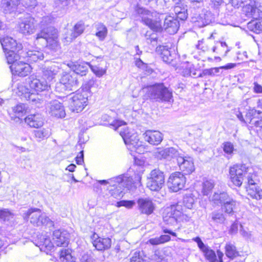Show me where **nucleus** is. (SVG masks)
Wrapping results in <instances>:
<instances>
[{"label":"nucleus","instance_id":"f257e3e1","mask_svg":"<svg viewBox=\"0 0 262 262\" xmlns=\"http://www.w3.org/2000/svg\"><path fill=\"white\" fill-rule=\"evenodd\" d=\"M229 175L231 182L237 187L243 183L248 184L247 191L252 198L259 200L262 199V190L256 185L253 169L245 164H236L230 168Z\"/></svg>","mask_w":262,"mask_h":262},{"label":"nucleus","instance_id":"f03ea898","mask_svg":"<svg viewBox=\"0 0 262 262\" xmlns=\"http://www.w3.org/2000/svg\"><path fill=\"white\" fill-rule=\"evenodd\" d=\"M144 171V167L142 164L140 163L138 164L136 160L135 164L129 169L128 172L122 174L124 178L127 179L128 182H130V187H127L126 185V183H121V184L114 183V184H116V185L110 187L108 188L110 194L114 198L120 199L124 194L123 192L124 188L129 190L139 186L141 185L142 176Z\"/></svg>","mask_w":262,"mask_h":262},{"label":"nucleus","instance_id":"7ed1b4c3","mask_svg":"<svg viewBox=\"0 0 262 262\" xmlns=\"http://www.w3.org/2000/svg\"><path fill=\"white\" fill-rule=\"evenodd\" d=\"M27 82L30 89L21 83H19L17 85V91L16 92L18 96L20 97L21 99L27 100H35V98L34 97L35 92L38 94L39 92L48 91L50 88V84L48 83L47 81H46L42 77L39 79L33 75L29 77Z\"/></svg>","mask_w":262,"mask_h":262},{"label":"nucleus","instance_id":"20e7f679","mask_svg":"<svg viewBox=\"0 0 262 262\" xmlns=\"http://www.w3.org/2000/svg\"><path fill=\"white\" fill-rule=\"evenodd\" d=\"M192 214L184 213L183 206L178 203L167 207L164 210L163 218L165 224L174 226L181 221L190 222Z\"/></svg>","mask_w":262,"mask_h":262},{"label":"nucleus","instance_id":"39448f33","mask_svg":"<svg viewBox=\"0 0 262 262\" xmlns=\"http://www.w3.org/2000/svg\"><path fill=\"white\" fill-rule=\"evenodd\" d=\"M119 132L127 149L131 152V155L134 152L142 154L146 151L145 146L140 141L138 134L134 130L124 126Z\"/></svg>","mask_w":262,"mask_h":262},{"label":"nucleus","instance_id":"423d86ee","mask_svg":"<svg viewBox=\"0 0 262 262\" xmlns=\"http://www.w3.org/2000/svg\"><path fill=\"white\" fill-rule=\"evenodd\" d=\"M145 95L152 102H170L173 100L172 91L163 83H156L148 86Z\"/></svg>","mask_w":262,"mask_h":262},{"label":"nucleus","instance_id":"0eeeda50","mask_svg":"<svg viewBox=\"0 0 262 262\" xmlns=\"http://www.w3.org/2000/svg\"><path fill=\"white\" fill-rule=\"evenodd\" d=\"M49 32L44 31L35 35L34 43L36 45L47 46L49 49L56 52L60 50V46L58 40V31L54 28H49Z\"/></svg>","mask_w":262,"mask_h":262},{"label":"nucleus","instance_id":"6e6552de","mask_svg":"<svg viewBox=\"0 0 262 262\" xmlns=\"http://www.w3.org/2000/svg\"><path fill=\"white\" fill-rule=\"evenodd\" d=\"M91 96L90 87H83L81 90L77 91L73 96H69V106L73 112H81L88 105V98Z\"/></svg>","mask_w":262,"mask_h":262},{"label":"nucleus","instance_id":"1a4fd4ad","mask_svg":"<svg viewBox=\"0 0 262 262\" xmlns=\"http://www.w3.org/2000/svg\"><path fill=\"white\" fill-rule=\"evenodd\" d=\"M22 215L26 221H28L30 219V223L34 226L50 228L54 226V222L47 216L45 213H42L39 209L31 208L28 209L23 213Z\"/></svg>","mask_w":262,"mask_h":262},{"label":"nucleus","instance_id":"9d476101","mask_svg":"<svg viewBox=\"0 0 262 262\" xmlns=\"http://www.w3.org/2000/svg\"><path fill=\"white\" fill-rule=\"evenodd\" d=\"M136 11L137 14L140 15L142 22L144 24L153 31H158L160 30L161 29V21L157 18L153 19V13L138 6L136 7Z\"/></svg>","mask_w":262,"mask_h":262},{"label":"nucleus","instance_id":"9b49d317","mask_svg":"<svg viewBox=\"0 0 262 262\" xmlns=\"http://www.w3.org/2000/svg\"><path fill=\"white\" fill-rule=\"evenodd\" d=\"M164 180V173L159 169H155L147 177V187L151 191H159L163 186Z\"/></svg>","mask_w":262,"mask_h":262},{"label":"nucleus","instance_id":"f8f14e48","mask_svg":"<svg viewBox=\"0 0 262 262\" xmlns=\"http://www.w3.org/2000/svg\"><path fill=\"white\" fill-rule=\"evenodd\" d=\"M186 177L181 172H175L171 174L168 180V186L172 192H178L183 189L185 185Z\"/></svg>","mask_w":262,"mask_h":262},{"label":"nucleus","instance_id":"ddd939ff","mask_svg":"<svg viewBox=\"0 0 262 262\" xmlns=\"http://www.w3.org/2000/svg\"><path fill=\"white\" fill-rule=\"evenodd\" d=\"M183 152L178 147H170L158 150L156 153V156L159 159L176 160L177 162Z\"/></svg>","mask_w":262,"mask_h":262},{"label":"nucleus","instance_id":"4468645a","mask_svg":"<svg viewBox=\"0 0 262 262\" xmlns=\"http://www.w3.org/2000/svg\"><path fill=\"white\" fill-rule=\"evenodd\" d=\"M19 30L20 32L24 35L34 33L36 30L35 19L29 15L21 18L19 22Z\"/></svg>","mask_w":262,"mask_h":262},{"label":"nucleus","instance_id":"2eb2a0df","mask_svg":"<svg viewBox=\"0 0 262 262\" xmlns=\"http://www.w3.org/2000/svg\"><path fill=\"white\" fill-rule=\"evenodd\" d=\"M85 27L84 23L79 21L76 23L72 30H67L65 32L63 41L66 44L71 42L74 39L82 34Z\"/></svg>","mask_w":262,"mask_h":262},{"label":"nucleus","instance_id":"dca6fc26","mask_svg":"<svg viewBox=\"0 0 262 262\" xmlns=\"http://www.w3.org/2000/svg\"><path fill=\"white\" fill-rule=\"evenodd\" d=\"M22 57L26 59L30 63H32L42 60L44 58V54L42 50L38 49L37 47L30 46L26 48L25 52H23Z\"/></svg>","mask_w":262,"mask_h":262},{"label":"nucleus","instance_id":"f3484780","mask_svg":"<svg viewBox=\"0 0 262 262\" xmlns=\"http://www.w3.org/2000/svg\"><path fill=\"white\" fill-rule=\"evenodd\" d=\"M180 170L185 174H189L194 171L193 160L189 156H185L184 152L177 161Z\"/></svg>","mask_w":262,"mask_h":262},{"label":"nucleus","instance_id":"a211bd4d","mask_svg":"<svg viewBox=\"0 0 262 262\" xmlns=\"http://www.w3.org/2000/svg\"><path fill=\"white\" fill-rule=\"evenodd\" d=\"M13 75L20 77H25L28 75L31 71V67L29 63L24 61H18L10 66Z\"/></svg>","mask_w":262,"mask_h":262},{"label":"nucleus","instance_id":"6ab92c4d","mask_svg":"<svg viewBox=\"0 0 262 262\" xmlns=\"http://www.w3.org/2000/svg\"><path fill=\"white\" fill-rule=\"evenodd\" d=\"M35 245L39 248L40 251L48 254L53 249L54 244L46 234H41L37 236Z\"/></svg>","mask_w":262,"mask_h":262},{"label":"nucleus","instance_id":"aec40b11","mask_svg":"<svg viewBox=\"0 0 262 262\" xmlns=\"http://www.w3.org/2000/svg\"><path fill=\"white\" fill-rule=\"evenodd\" d=\"M193 240L197 243L200 249L204 253L206 259L209 262H215L217 261V256L215 252L211 249L208 246L205 245L199 237L193 238Z\"/></svg>","mask_w":262,"mask_h":262},{"label":"nucleus","instance_id":"412c9836","mask_svg":"<svg viewBox=\"0 0 262 262\" xmlns=\"http://www.w3.org/2000/svg\"><path fill=\"white\" fill-rule=\"evenodd\" d=\"M78 83L77 77L75 74L66 73L62 75L59 83L57 85H63L66 90L72 91L73 88L76 87Z\"/></svg>","mask_w":262,"mask_h":262},{"label":"nucleus","instance_id":"4be33fe9","mask_svg":"<svg viewBox=\"0 0 262 262\" xmlns=\"http://www.w3.org/2000/svg\"><path fill=\"white\" fill-rule=\"evenodd\" d=\"M92 239L93 246L98 251L107 250L111 246L112 240L109 237H101L96 233H94Z\"/></svg>","mask_w":262,"mask_h":262},{"label":"nucleus","instance_id":"5701e85b","mask_svg":"<svg viewBox=\"0 0 262 262\" xmlns=\"http://www.w3.org/2000/svg\"><path fill=\"white\" fill-rule=\"evenodd\" d=\"M69 235L64 230H56L53 233L52 240L54 245L58 247H66L69 242Z\"/></svg>","mask_w":262,"mask_h":262},{"label":"nucleus","instance_id":"b1692460","mask_svg":"<svg viewBox=\"0 0 262 262\" xmlns=\"http://www.w3.org/2000/svg\"><path fill=\"white\" fill-rule=\"evenodd\" d=\"M0 42L4 51L17 50V52H21L23 46L21 43H17L13 38L6 36L0 38Z\"/></svg>","mask_w":262,"mask_h":262},{"label":"nucleus","instance_id":"393cba45","mask_svg":"<svg viewBox=\"0 0 262 262\" xmlns=\"http://www.w3.org/2000/svg\"><path fill=\"white\" fill-rule=\"evenodd\" d=\"M179 27V21L174 16L168 15L164 18L163 28L169 34H174L177 33Z\"/></svg>","mask_w":262,"mask_h":262},{"label":"nucleus","instance_id":"a878e982","mask_svg":"<svg viewBox=\"0 0 262 262\" xmlns=\"http://www.w3.org/2000/svg\"><path fill=\"white\" fill-rule=\"evenodd\" d=\"M49 114L57 118H62L66 116L64 106L59 101L56 100L52 101L49 106Z\"/></svg>","mask_w":262,"mask_h":262},{"label":"nucleus","instance_id":"bb28decb","mask_svg":"<svg viewBox=\"0 0 262 262\" xmlns=\"http://www.w3.org/2000/svg\"><path fill=\"white\" fill-rule=\"evenodd\" d=\"M145 140L149 144L157 145L163 140V134L158 130H147L143 134Z\"/></svg>","mask_w":262,"mask_h":262},{"label":"nucleus","instance_id":"cd10ccee","mask_svg":"<svg viewBox=\"0 0 262 262\" xmlns=\"http://www.w3.org/2000/svg\"><path fill=\"white\" fill-rule=\"evenodd\" d=\"M139 209L141 213L147 215L151 214L155 206L151 200L148 198H140L138 201Z\"/></svg>","mask_w":262,"mask_h":262},{"label":"nucleus","instance_id":"c85d7f7f","mask_svg":"<svg viewBox=\"0 0 262 262\" xmlns=\"http://www.w3.org/2000/svg\"><path fill=\"white\" fill-rule=\"evenodd\" d=\"M260 111H257L254 108L250 109L247 113L245 118L243 117L242 113L237 111L236 113L237 118L243 123L249 124V127L254 128V124L250 121L251 119L254 118H258L260 113Z\"/></svg>","mask_w":262,"mask_h":262},{"label":"nucleus","instance_id":"c756f323","mask_svg":"<svg viewBox=\"0 0 262 262\" xmlns=\"http://www.w3.org/2000/svg\"><path fill=\"white\" fill-rule=\"evenodd\" d=\"M60 70V68L59 66L55 64H52L48 67H45L42 70V78L49 83L54 79L55 75L59 72Z\"/></svg>","mask_w":262,"mask_h":262},{"label":"nucleus","instance_id":"7c9ffc66","mask_svg":"<svg viewBox=\"0 0 262 262\" xmlns=\"http://www.w3.org/2000/svg\"><path fill=\"white\" fill-rule=\"evenodd\" d=\"M43 118L39 113L30 114L25 118V123L30 127L39 128L43 124Z\"/></svg>","mask_w":262,"mask_h":262},{"label":"nucleus","instance_id":"2f4dec72","mask_svg":"<svg viewBox=\"0 0 262 262\" xmlns=\"http://www.w3.org/2000/svg\"><path fill=\"white\" fill-rule=\"evenodd\" d=\"M20 5V0H2L1 8L6 14H10L16 11Z\"/></svg>","mask_w":262,"mask_h":262},{"label":"nucleus","instance_id":"473e14b6","mask_svg":"<svg viewBox=\"0 0 262 262\" xmlns=\"http://www.w3.org/2000/svg\"><path fill=\"white\" fill-rule=\"evenodd\" d=\"M214 20V16L209 11L203 10L196 18V23L199 27L209 25Z\"/></svg>","mask_w":262,"mask_h":262},{"label":"nucleus","instance_id":"72a5a7b5","mask_svg":"<svg viewBox=\"0 0 262 262\" xmlns=\"http://www.w3.org/2000/svg\"><path fill=\"white\" fill-rule=\"evenodd\" d=\"M243 13L248 18H258L262 16V11L251 5H246L243 7Z\"/></svg>","mask_w":262,"mask_h":262},{"label":"nucleus","instance_id":"f704fd0d","mask_svg":"<svg viewBox=\"0 0 262 262\" xmlns=\"http://www.w3.org/2000/svg\"><path fill=\"white\" fill-rule=\"evenodd\" d=\"M114 183H118L119 184H121V183H126V185H127V187H129L131 186L130 182H128V181H127V179L124 178L123 175H120L107 180H99L97 181V184H94V186L98 187L99 186V184L101 185L109 184L110 187L116 185V184H114Z\"/></svg>","mask_w":262,"mask_h":262},{"label":"nucleus","instance_id":"c9c22d12","mask_svg":"<svg viewBox=\"0 0 262 262\" xmlns=\"http://www.w3.org/2000/svg\"><path fill=\"white\" fill-rule=\"evenodd\" d=\"M90 66V63L87 62H82L79 63L74 64L72 68L73 71V74H75L76 77L77 75H79L81 76H84L86 74Z\"/></svg>","mask_w":262,"mask_h":262},{"label":"nucleus","instance_id":"e433bc0d","mask_svg":"<svg viewBox=\"0 0 262 262\" xmlns=\"http://www.w3.org/2000/svg\"><path fill=\"white\" fill-rule=\"evenodd\" d=\"M4 52L5 53L8 63L11 65L15 63V62H17L20 59V57H22L23 54L22 50L18 53L17 52V50L4 51Z\"/></svg>","mask_w":262,"mask_h":262},{"label":"nucleus","instance_id":"4c0bfd02","mask_svg":"<svg viewBox=\"0 0 262 262\" xmlns=\"http://www.w3.org/2000/svg\"><path fill=\"white\" fill-rule=\"evenodd\" d=\"M247 24V29L254 33L258 34L262 31V16L258 18H253Z\"/></svg>","mask_w":262,"mask_h":262},{"label":"nucleus","instance_id":"58836bf2","mask_svg":"<svg viewBox=\"0 0 262 262\" xmlns=\"http://www.w3.org/2000/svg\"><path fill=\"white\" fill-rule=\"evenodd\" d=\"M230 197L228 194L226 192H222L220 193H214L211 198V201L215 205L217 206H221V207Z\"/></svg>","mask_w":262,"mask_h":262},{"label":"nucleus","instance_id":"ea45409f","mask_svg":"<svg viewBox=\"0 0 262 262\" xmlns=\"http://www.w3.org/2000/svg\"><path fill=\"white\" fill-rule=\"evenodd\" d=\"M156 52L160 55L163 61L170 62L172 60L170 52L167 46L159 45L156 48Z\"/></svg>","mask_w":262,"mask_h":262},{"label":"nucleus","instance_id":"a19ab883","mask_svg":"<svg viewBox=\"0 0 262 262\" xmlns=\"http://www.w3.org/2000/svg\"><path fill=\"white\" fill-rule=\"evenodd\" d=\"M236 201L230 196L227 201H225V204L223 205L222 209L227 214H232L233 210L236 206Z\"/></svg>","mask_w":262,"mask_h":262},{"label":"nucleus","instance_id":"79ce46f5","mask_svg":"<svg viewBox=\"0 0 262 262\" xmlns=\"http://www.w3.org/2000/svg\"><path fill=\"white\" fill-rule=\"evenodd\" d=\"M224 152L226 155V157L228 159L231 158L234 151L236 149L234 148V146L232 143L229 141L224 142L222 145Z\"/></svg>","mask_w":262,"mask_h":262},{"label":"nucleus","instance_id":"37998d69","mask_svg":"<svg viewBox=\"0 0 262 262\" xmlns=\"http://www.w3.org/2000/svg\"><path fill=\"white\" fill-rule=\"evenodd\" d=\"M95 28L97 30L96 36L100 40H103L107 34V28L102 23H98L96 24Z\"/></svg>","mask_w":262,"mask_h":262},{"label":"nucleus","instance_id":"c03bdc74","mask_svg":"<svg viewBox=\"0 0 262 262\" xmlns=\"http://www.w3.org/2000/svg\"><path fill=\"white\" fill-rule=\"evenodd\" d=\"M27 105L24 103H20L17 104L16 106L12 107V111L14 114L15 117L19 118L27 113Z\"/></svg>","mask_w":262,"mask_h":262},{"label":"nucleus","instance_id":"a18cd8bd","mask_svg":"<svg viewBox=\"0 0 262 262\" xmlns=\"http://www.w3.org/2000/svg\"><path fill=\"white\" fill-rule=\"evenodd\" d=\"M53 21V19L49 16H46L42 18L41 20L39 23V27L40 28V30L39 33H41L42 31H44V32H49V28H53V27L50 26V25L52 23Z\"/></svg>","mask_w":262,"mask_h":262},{"label":"nucleus","instance_id":"49530a36","mask_svg":"<svg viewBox=\"0 0 262 262\" xmlns=\"http://www.w3.org/2000/svg\"><path fill=\"white\" fill-rule=\"evenodd\" d=\"M211 221L216 224H222L226 218L224 214L220 211H214L210 214Z\"/></svg>","mask_w":262,"mask_h":262},{"label":"nucleus","instance_id":"de8ad7c7","mask_svg":"<svg viewBox=\"0 0 262 262\" xmlns=\"http://www.w3.org/2000/svg\"><path fill=\"white\" fill-rule=\"evenodd\" d=\"M174 12L176 15V18L181 20H184L187 18L188 14L187 9L185 7H182L179 5L174 7Z\"/></svg>","mask_w":262,"mask_h":262},{"label":"nucleus","instance_id":"09e8293b","mask_svg":"<svg viewBox=\"0 0 262 262\" xmlns=\"http://www.w3.org/2000/svg\"><path fill=\"white\" fill-rule=\"evenodd\" d=\"M225 254L228 258L231 259H233L238 255V252L235 246L231 243L226 244L225 247Z\"/></svg>","mask_w":262,"mask_h":262},{"label":"nucleus","instance_id":"8fccbe9b","mask_svg":"<svg viewBox=\"0 0 262 262\" xmlns=\"http://www.w3.org/2000/svg\"><path fill=\"white\" fill-rule=\"evenodd\" d=\"M195 200L196 198L193 194L187 193L183 198V203L186 208L191 209L193 208Z\"/></svg>","mask_w":262,"mask_h":262},{"label":"nucleus","instance_id":"3c124183","mask_svg":"<svg viewBox=\"0 0 262 262\" xmlns=\"http://www.w3.org/2000/svg\"><path fill=\"white\" fill-rule=\"evenodd\" d=\"M51 133L48 129L43 128L42 129L35 130L34 132L35 137L37 141H41L42 140L48 138L50 136Z\"/></svg>","mask_w":262,"mask_h":262},{"label":"nucleus","instance_id":"603ef678","mask_svg":"<svg viewBox=\"0 0 262 262\" xmlns=\"http://www.w3.org/2000/svg\"><path fill=\"white\" fill-rule=\"evenodd\" d=\"M59 260L61 262H74L73 257L68 249L62 250L60 252Z\"/></svg>","mask_w":262,"mask_h":262},{"label":"nucleus","instance_id":"864d4df0","mask_svg":"<svg viewBox=\"0 0 262 262\" xmlns=\"http://www.w3.org/2000/svg\"><path fill=\"white\" fill-rule=\"evenodd\" d=\"M214 187V183L212 180H207L203 183L202 193L204 195H208Z\"/></svg>","mask_w":262,"mask_h":262},{"label":"nucleus","instance_id":"5fc2aeb1","mask_svg":"<svg viewBox=\"0 0 262 262\" xmlns=\"http://www.w3.org/2000/svg\"><path fill=\"white\" fill-rule=\"evenodd\" d=\"M70 4V0H54V6L59 10L65 9Z\"/></svg>","mask_w":262,"mask_h":262},{"label":"nucleus","instance_id":"6e6d98bb","mask_svg":"<svg viewBox=\"0 0 262 262\" xmlns=\"http://www.w3.org/2000/svg\"><path fill=\"white\" fill-rule=\"evenodd\" d=\"M250 121L254 126L256 128L257 131L262 132V112H261L258 118H254L251 119Z\"/></svg>","mask_w":262,"mask_h":262},{"label":"nucleus","instance_id":"4d7b16f0","mask_svg":"<svg viewBox=\"0 0 262 262\" xmlns=\"http://www.w3.org/2000/svg\"><path fill=\"white\" fill-rule=\"evenodd\" d=\"M13 216V214L7 209L0 210V219L4 221L10 220Z\"/></svg>","mask_w":262,"mask_h":262},{"label":"nucleus","instance_id":"13d9d810","mask_svg":"<svg viewBox=\"0 0 262 262\" xmlns=\"http://www.w3.org/2000/svg\"><path fill=\"white\" fill-rule=\"evenodd\" d=\"M90 68L92 71L98 77H102L106 72V70L97 66H93L90 64Z\"/></svg>","mask_w":262,"mask_h":262},{"label":"nucleus","instance_id":"bf43d9fd","mask_svg":"<svg viewBox=\"0 0 262 262\" xmlns=\"http://www.w3.org/2000/svg\"><path fill=\"white\" fill-rule=\"evenodd\" d=\"M135 205L134 201L122 200L117 202V206L118 207L124 206L126 208L130 209Z\"/></svg>","mask_w":262,"mask_h":262},{"label":"nucleus","instance_id":"052dcab7","mask_svg":"<svg viewBox=\"0 0 262 262\" xmlns=\"http://www.w3.org/2000/svg\"><path fill=\"white\" fill-rule=\"evenodd\" d=\"M198 49L201 50L203 52H206L209 50V46L207 43L205 42L204 39L199 40L196 46Z\"/></svg>","mask_w":262,"mask_h":262},{"label":"nucleus","instance_id":"680f3d73","mask_svg":"<svg viewBox=\"0 0 262 262\" xmlns=\"http://www.w3.org/2000/svg\"><path fill=\"white\" fill-rule=\"evenodd\" d=\"M223 3V0H211L209 5L211 8L217 11L219 10L220 7Z\"/></svg>","mask_w":262,"mask_h":262},{"label":"nucleus","instance_id":"e2e57ef3","mask_svg":"<svg viewBox=\"0 0 262 262\" xmlns=\"http://www.w3.org/2000/svg\"><path fill=\"white\" fill-rule=\"evenodd\" d=\"M21 4L25 7H33L36 6V0H20Z\"/></svg>","mask_w":262,"mask_h":262},{"label":"nucleus","instance_id":"0e129e2a","mask_svg":"<svg viewBox=\"0 0 262 262\" xmlns=\"http://www.w3.org/2000/svg\"><path fill=\"white\" fill-rule=\"evenodd\" d=\"M124 125H125V122L119 120H115L110 124V125L112 126L115 130H117L119 127Z\"/></svg>","mask_w":262,"mask_h":262},{"label":"nucleus","instance_id":"69168bd1","mask_svg":"<svg viewBox=\"0 0 262 262\" xmlns=\"http://www.w3.org/2000/svg\"><path fill=\"white\" fill-rule=\"evenodd\" d=\"M241 235L245 239H249L251 238V232L244 229L243 226L241 225V229L239 230Z\"/></svg>","mask_w":262,"mask_h":262},{"label":"nucleus","instance_id":"338daca9","mask_svg":"<svg viewBox=\"0 0 262 262\" xmlns=\"http://www.w3.org/2000/svg\"><path fill=\"white\" fill-rule=\"evenodd\" d=\"M143 259L140 256V253L138 252H135L134 253L133 256L130 258V262H142Z\"/></svg>","mask_w":262,"mask_h":262},{"label":"nucleus","instance_id":"774afa93","mask_svg":"<svg viewBox=\"0 0 262 262\" xmlns=\"http://www.w3.org/2000/svg\"><path fill=\"white\" fill-rule=\"evenodd\" d=\"M80 262H93L91 255L87 253H83L80 258Z\"/></svg>","mask_w":262,"mask_h":262}]
</instances>
